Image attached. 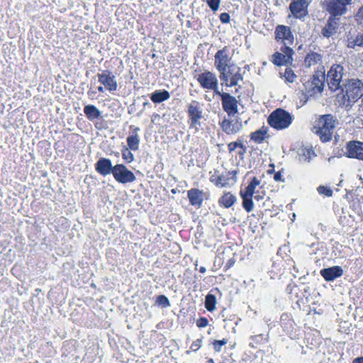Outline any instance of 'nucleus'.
Returning <instances> with one entry per match:
<instances>
[{"instance_id":"f257e3e1","label":"nucleus","mask_w":363,"mask_h":363,"mask_svg":"<svg viewBox=\"0 0 363 363\" xmlns=\"http://www.w3.org/2000/svg\"><path fill=\"white\" fill-rule=\"evenodd\" d=\"M336 124L335 117L331 114H325L320 117L317 123L316 133L323 142H328L331 140Z\"/></svg>"},{"instance_id":"f03ea898","label":"nucleus","mask_w":363,"mask_h":363,"mask_svg":"<svg viewBox=\"0 0 363 363\" xmlns=\"http://www.w3.org/2000/svg\"><path fill=\"white\" fill-rule=\"evenodd\" d=\"M343 97L349 101H356L363 96V82L358 79H348L342 83L341 87Z\"/></svg>"},{"instance_id":"7ed1b4c3","label":"nucleus","mask_w":363,"mask_h":363,"mask_svg":"<svg viewBox=\"0 0 363 363\" xmlns=\"http://www.w3.org/2000/svg\"><path fill=\"white\" fill-rule=\"evenodd\" d=\"M228 50L226 47L217 51L215 55V67L218 71L220 79L223 82H227L229 79L227 68L229 69L231 57H229Z\"/></svg>"},{"instance_id":"20e7f679","label":"nucleus","mask_w":363,"mask_h":363,"mask_svg":"<svg viewBox=\"0 0 363 363\" xmlns=\"http://www.w3.org/2000/svg\"><path fill=\"white\" fill-rule=\"evenodd\" d=\"M267 121L272 128L281 130L290 125L292 123V116L285 110L277 108L269 115Z\"/></svg>"},{"instance_id":"39448f33","label":"nucleus","mask_w":363,"mask_h":363,"mask_svg":"<svg viewBox=\"0 0 363 363\" xmlns=\"http://www.w3.org/2000/svg\"><path fill=\"white\" fill-rule=\"evenodd\" d=\"M344 68L340 65H333L327 74V82L329 88L333 91L340 89L342 84V80Z\"/></svg>"},{"instance_id":"423d86ee","label":"nucleus","mask_w":363,"mask_h":363,"mask_svg":"<svg viewBox=\"0 0 363 363\" xmlns=\"http://www.w3.org/2000/svg\"><path fill=\"white\" fill-rule=\"evenodd\" d=\"M352 0H330L326 4V11L330 15L340 17L347 12V6L352 4Z\"/></svg>"},{"instance_id":"0eeeda50","label":"nucleus","mask_w":363,"mask_h":363,"mask_svg":"<svg viewBox=\"0 0 363 363\" xmlns=\"http://www.w3.org/2000/svg\"><path fill=\"white\" fill-rule=\"evenodd\" d=\"M112 174L116 181L121 184L131 183L136 179L135 174L123 164L114 165Z\"/></svg>"},{"instance_id":"6e6552de","label":"nucleus","mask_w":363,"mask_h":363,"mask_svg":"<svg viewBox=\"0 0 363 363\" xmlns=\"http://www.w3.org/2000/svg\"><path fill=\"white\" fill-rule=\"evenodd\" d=\"M221 102L224 111L228 113L229 117H233L238 113V101L235 96L229 93H223L222 94Z\"/></svg>"},{"instance_id":"1a4fd4ad","label":"nucleus","mask_w":363,"mask_h":363,"mask_svg":"<svg viewBox=\"0 0 363 363\" xmlns=\"http://www.w3.org/2000/svg\"><path fill=\"white\" fill-rule=\"evenodd\" d=\"M187 107L190 126L196 127L197 128V125H201L200 119L203 118L202 109L200 108L199 103L196 101H193Z\"/></svg>"},{"instance_id":"9d476101","label":"nucleus","mask_w":363,"mask_h":363,"mask_svg":"<svg viewBox=\"0 0 363 363\" xmlns=\"http://www.w3.org/2000/svg\"><path fill=\"white\" fill-rule=\"evenodd\" d=\"M99 82L110 92L117 90L118 84L116 77L109 70H104L97 74Z\"/></svg>"},{"instance_id":"9b49d317","label":"nucleus","mask_w":363,"mask_h":363,"mask_svg":"<svg viewBox=\"0 0 363 363\" xmlns=\"http://www.w3.org/2000/svg\"><path fill=\"white\" fill-rule=\"evenodd\" d=\"M340 18L330 15L325 25L321 29V34L324 38H329L334 35L339 28Z\"/></svg>"},{"instance_id":"f8f14e48","label":"nucleus","mask_w":363,"mask_h":363,"mask_svg":"<svg viewBox=\"0 0 363 363\" xmlns=\"http://www.w3.org/2000/svg\"><path fill=\"white\" fill-rule=\"evenodd\" d=\"M275 38L277 41L281 40L284 45H292L294 43V35L290 27L283 25H279L275 30Z\"/></svg>"},{"instance_id":"ddd939ff","label":"nucleus","mask_w":363,"mask_h":363,"mask_svg":"<svg viewBox=\"0 0 363 363\" xmlns=\"http://www.w3.org/2000/svg\"><path fill=\"white\" fill-rule=\"evenodd\" d=\"M308 3L306 0H292L289 9L296 18H301L308 14Z\"/></svg>"},{"instance_id":"4468645a","label":"nucleus","mask_w":363,"mask_h":363,"mask_svg":"<svg viewBox=\"0 0 363 363\" xmlns=\"http://www.w3.org/2000/svg\"><path fill=\"white\" fill-rule=\"evenodd\" d=\"M346 155L350 158L363 160V143L360 141H350L346 147Z\"/></svg>"},{"instance_id":"2eb2a0df","label":"nucleus","mask_w":363,"mask_h":363,"mask_svg":"<svg viewBox=\"0 0 363 363\" xmlns=\"http://www.w3.org/2000/svg\"><path fill=\"white\" fill-rule=\"evenodd\" d=\"M229 75V79L227 82H223L227 86H238L240 82L243 81V75L245 71L239 67H230L227 71Z\"/></svg>"},{"instance_id":"dca6fc26","label":"nucleus","mask_w":363,"mask_h":363,"mask_svg":"<svg viewBox=\"0 0 363 363\" xmlns=\"http://www.w3.org/2000/svg\"><path fill=\"white\" fill-rule=\"evenodd\" d=\"M223 130L227 134H235L242 129L240 118L233 120L224 119L220 123Z\"/></svg>"},{"instance_id":"f3484780","label":"nucleus","mask_w":363,"mask_h":363,"mask_svg":"<svg viewBox=\"0 0 363 363\" xmlns=\"http://www.w3.org/2000/svg\"><path fill=\"white\" fill-rule=\"evenodd\" d=\"M113 169L114 166L112 165L111 161L108 158L101 157L95 164L96 171L104 177L113 174Z\"/></svg>"},{"instance_id":"a211bd4d","label":"nucleus","mask_w":363,"mask_h":363,"mask_svg":"<svg viewBox=\"0 0 363 363\" xmlns=\"http://www.w3.org/2000/svg\"><path fill=\"white\" fill-rule=\"evenodd\" d=\"M320 274L325 281H333L343 275V269L340 266H333L322 269Z\"/></svg>"},{"instance_id":"6ab92c4d","label":"nucleus","mask_w":363,"mask_h":363,"mask_svg":"<svg viewBox=\"0 0 363 363\" xmlns=\"http://www.w3.org/2000/svg\"><path fill=\"white\" fill-rule=\"evenodd\" d=\"M197 81L203 89H208L218 79L214 73L205 71L198 74Z\"/></svg>"},{"instance_id":"aec40b11","label":"nucleus","mask_w":363,"mask_h":363,"mask_svg":"<svg viewBox=\"0 0 363 363\" xmlns=\"http://www.w3.org/2000/svg\"><path fill=\"white\" fill-rule=\"evenodd\" d=\"M313 82V84L315 87L316 91L321 93L323 91L325 81V74L324 67L322 66L318 69L310 79Z\"/></svg>"},{"instance_id":"412c9836","label":"nucleus","mask_w":363,"mask_h":363,"mask_svg":"<svg viewBox=\"0 0 363 363\" xmlns=\"http://www.w3.org/2000/svg\"><path fill=\"white\" fill-rule=\"evenodd\" d=\"M203 192L199 189H191L187 191V196L191 205L200 208L203 201Z\"/></svg>"},{"instance_id":"4be33fe9","label":"nucleus","mask_w":363,"mask_h":363,"mask_svg":"<svg viewBox=\"0 0 363 363\" xmlns=\"http://www.w3.org/2000/svg\"><path fill=\"white\" fill-rule=\"evenodd\" d=\"M139 130L140 128H134L133 134L127 138L128 148L131 150L136 151L139 149L140 138L138 134Z\"/></svg>"},{"instance_id":"5701e85b","label":"nucleus","mask_w":363,"mask_h":363,"mask_svg":"<svg viewBox=\"0 0 363 363\" xmlns=\"http://www.w3.org/2000/svg\"><path fill=\"white\" fill-rule=\"evenodd\" d=\"M315 156L314 151L308 147H301L297 151V157L300 162H310Z\"/></svg>"},{"instance_id":"b1692460","label":"nucleus","mask_w":363,"mask_h":363,"mask_svg":"<svg viewBox=\"0 0 363 363\" xmlns=\"http://www.w3.org/2000/svg\"><path fill=\"white\" fill-rule=\"evenodd\" d=\"M84 113L86 118L93 121L101 118V112L94 105H86L84 108Z\"/></svg>"},{"instance_id":"393cba45","label":"nucleus","mask_w":363,"mask_h":363,"mask_svg":"<svg viewBox=\"0 0 363 363\" xmlns=\"http://www.w3.org/2000/svg\"><path fill=\"white\" fill-rule=\"evenodd\" d=\"M170 98V94L167 90H156L150 95L151 101L155 104H160Z\"/></svg>"},{"instance_id":"a878e982","label":"nucleus","mask_w":363,"mask_h":363,"mask_svg":"<svg viewBox=\"0 0 363 363\" xmlns=\"http://www.w3.org/2000/svg\"><path fill=\"white\" fill-rule=\"evenodd\" d=\"M321 62V55L314 52L307 54L304 60V64L307 67H311V66L318 65Z\"/></svg>"},{"instance_id":"bb28decb","label":"nucleus","mask_w":363,"mask_h":363,"mask_svg":"<svg viewBox=\"0 0 363 363\" xmlns=\"http://www.w3.org/2000/svg\"><path fill=\"white\" fill-rule=\"evenodd\" d=\"M347 43V47L350 48H363V32L358 33L355 36L349 37Z\"/></svg>"},{"instance_id":"cd10ccee","label":"nucleus","mask_w":363,"mask_h":363,"mask_svg":"<svg viewBox=\"0 0 363 363\" xmlns=\"http://www.w3.org/2000/svg\"><path fill=\"white\" fill-rule=\"evenodd\" d=\"M237 201V198L235 196L233 195L231 193L228 192L224 194L219 199L218 202L220 205L223 206L225 208L231 207Z\"/></svg>"},{"instance_id":"c85d7f7f","label":"nucleus","mask_w":363,"mask_h":363,"mask_svg":"<svg viewBox=\"0 0 363 363\" xmlns=\"http://www.w3.org/2000/svg\"><path fill=\"white\" fill-rule=\"evenodd\" d=\"M260 184V180H259L257 177H254L247 186L245 188V191H240V194L253 196L255 194V188Z\"/></svg>"},{"instance_id":"c756f323","label":"nucleus","mask_w":363,"mask_h":363,"mask_svg":"<svg viewBox=\"0 0 363 363\" xmlns=\"http://www.w3.org/2000/svg\"><path fill=\"white\" fill-rule=\"evenodd\" d=\"M304 86V90H303V95L306 100H308L310 97L314 96L317 94H319V91H316L315 86L313 84V82H311L310 79H308L307 82H306L303 84Z\"/></svg>"},{"instance_id":"7c9ffc66","label":"nucleus","mask_w":363,"mask_h":363,"mask_svg":"<svg viewBox=\"0 0 363 363\" xmlns=\"http://www.w3.org/2000/svg\"><path fill=\"white\" fill-rule=\"evenodd\" d=\"M228 147V150L230 152L234 151L237 147H240L241 150H240L238 152V155L241 157H243V155L245 154L246 150H247L246 146H245L242 141L240 140H238L235 142H232V143H229Z\"/></svg>"},{"instance_id":"2f4dec72","label":"nucleus","mask_w":363,"mask_h":363,"mask_svg":"<svg viewBox=\"0 0 363 363\" xmlns=\"http://www.w3.org/2000/svg\"><path fill=\"white\" fill-rule=\"evenodd\" d=\"M267 130L263 127L262 128L253 132L250 135V139L257 143H261L264 141Z\"/></svg>"},{"instance_id":"473e14b6","label":"nucleus","mask_w":363,"mask_h":363,"mask_svg":"<svg viewBox=\"0 0 363 363\" xmlns=\"http://www.w3.org/2000/svg\"><path fill=\"white\" fill-rule=\"evenodd\" d=\"M216 298L215 295L212 294H208L206 296L205 298V307L206 308L210 311L212 312L216 309Z\"/></svg>"},{"instance_id":"72a5a7b5","label":"nucleus","mask_w":363,"mask_h":363,"mask_svg":"<svg viewBox=\"0 0 363 363\" xmlns=\"http://www.w3.org/2000/svg\"><path fill=\"white\" fill-rule=\"evenodd\" d=\"M240 196L242 199V207L247 213L252 211L254 208L252 196H247L242 194H240Z\"/></svg>"},{"instance_id":"f704fd0d","label":"nucleus","mask_w":363,"mask_h":363,"mask_svg":"<svg viewBox=\"0 0 363 363\" xmlns=\"http://www.w3.org/2000/svg\"><path fill=\"white\" fill-rule=\"evenodd\" d=\"M273 63L277 66H281L286 64H289L287 60H286L285 57L282 53L280 52H275L273 55Z\"/></svg>"},{"instance_id":"c9c22d12","label":"nucleus","mask_w":363,"mask_h":363,"mask_svg":"<svg viewBox=\"0 0 363 363\" xmlns=\"http://www.w3.org/2000/svg\"><path fill=\"white\" fill-rule=\"evenodd\" d=\"M281 50L282 51V54L285 57L287 62L291 63L293 60L292 55L294 53L293 49L287 45H284V47L281 48Z\"/></svg>"},{"instance_id":"e433bc0d","label":"nucleus","mask_w":363,"mask_h":363,"mask_svg":"<svg viewBox=\"0 0 363 363\" xmlns=\"http://www.w3.org/2000/svg\"><path fill=\"white\" fill-rule=\"evenodd\" d=\"M156 303L162 308H167L170 306V302L168 298L164 295H159L157 297Z\"/></svg>"},{"instance_id":"4c0bfd02","label":"nucleus","mask_w":363,"mask_h":363,"mask_svg":"<svg viewBox=\"0 0 363 363\" xmlns=\"http://www.w3.org/2000/svg\"><path fill=\"white\" fill-rule=\"evenodd\" d=\"M128 149L125 147L122 150V157L125 162L130 163L134 160V155Z\"/></svg>"},{"instance_id":"58836bf2","label":"nucleus","mask_w":363,"mask_h":363,"mask_svg":"<svg viewBox=\"0 0 363 363\" xmlns=\"http://www.w3.org/2000/svg\"><path fill=\"white\" fill-rule=\"evenodd\" d=\"M284 77L288 82H293L296 78V75L291 68H286L284 72Z\"/></svg>"},{"instance_id":"ea45409f","label":"nucleus","mask_w":363,"mask_h":363,"mask_svg":"<svg viewBox=\"0 0 363 363\" xmlns=\"http://www.w3.org/2000/svg\"><path fill=\"white\" fill-rule=\"evenodd\" d=\"M229 179L228 177L224 175H220L216 179V185L220 187L225 186L229 184Z\"/></svg>"},{"instance_id":"a19ab883","label":"nucleus","mask_w":363,"mask_h":363,"mask_svg":"<svg viewBox=\"0 0 363 363\" xmlns=\"http://www.w3.org/2000/svg\"><path fill=\"white\" fill-rule=\"evenodd\" d=\"M221 0H206V4L210 7V9L213 11H218Z\"/></svg>"},{"instance_id":"79ce46f5","label":"nucleus","mask_w":363,"mask_h":363,"mask_svg":"<svg viewBox=\"0 0 363 363\" xmlns=\"http://www.w3.org/2000/svg\"><path fill=\"white\" fill-rule=\"evenodd\" d=\"M227 343V340L225 339H223L220 340H215L213 343V349L216 352H220L223 345Z\"/></svg>"},{"instance_id":"37998d69","label":"nucleus","mask_w":363,"mask_h":363,"mask_svg":"<svg viewBox=\"0 0 363 363\" xmlns=\"http://www.w3.org/2000/svg\"><path fill=\"white\" fill-rule=\"evenodd\" d=\"M318 191L320 194H323L326 196H331L333 195V191L330 188L324 186H320L318 188Z\"/></svg>"},{"instance_id":"c03bdc74","label":"nucleus","mask_w":363,"mask_h":363,"mask_svg":"<svg viewBox=\"0 0 363 363\" xmlns=\"http://www.w3.org/2000/svg\"><path fill=\"white\" fill-rule=\"evenodd\" d=\"M208 324V320L205 317H201L196 321V325L199 328H204L206 327Z\"/></svg>"},{"instance_id":"a18cd8bd","label":"nucleus","mask_w":363,"mask_h":363,"mask_svg":"<svg viewBox=\"0 0 363 363\" xmlns=\"http://www.w3.org/2000/svg\"><path fill=\"white\" fill-rule=\"evenodd\" d=\"M208 89H211L213 91L214 94H216V95H218L220 96V99H222V94L224 93V92H220L218 89V82H216L211 87H210Z\"/></svg>"},{"instance_id":"49530a36","label":"nucleus","mask_w":363,"mask_h":363,"mask_svg":"<svg viewBox=\"0 0 363 363\" xmlns=\"http://www.w3.org/2000/svg\"><path fill=\"white\" fill-rule=\"evenodd\" d=\"M219 18L223 23H228L230 22V16L228 13H222L220 14Z\"/></svg>"},{"instance_id":"de8ad7c7","label":"nucleus","mask_w":363,"mask_h":363,"mask_svg":"<svg viewBox=\"0 0 363 363\" xmlns=\"http://www.w3.org/2000/svg\"><path fill=\"white\" fill-rule=\"evenodd\" d=\"M202 340L201 339H197L191 345V349L194 351L198 350L201 346Z\"/></svg>"},{"instance_id":"09e8293b","label":"nucleus","mask_w":363,"mask_h":363,"mask_svg":"<svg viewBox=\"0 0 363 363\" xmlns=\"http://www.w3.org/2000/svg\"><path fill=\"white\" fill-rule=\"evenodd\" d=\"M282 177H283V175H282V173L281 171L276 172L274 175V179L276 182H284V180Z\"/></svg>"},{"instance_id":"8fccbe9b","label":"nucleus","mask_w":363,"mask_h":363,"mask_svg":"<svg viewBox=\"0 0 363 363\" xmlns=\"http://www.w3.org/2000/svg\"><path fill=\"white\" fill-rule=\"evenodd\" d=\"M352 363H363V356H362V357H357V358H355V359L352 361Z\"/></svg>"},{"instance_id":"3c124183","label":"nucleus","mask_w":363,"mask_h":363,"mask_svg":"<svg viewBox=\"0 0 363 363\" xmlns=\"http://www.w3.org/2000/svg\"><path fill=\"white\" fill-rule=\"evenodd\" d=\"M199 272H200L201 273H205V272H206V267H200V269H199Z\"/></svg>"},{"instance_id":"603ef678","label":"nucleus","mask_w":363,"mask_h":363,"mask_svg":"<svg viewBox=\"0 0 363 363\" xmlns=\"http://www.w3.org/2000/svg\"><path fill=\"white\" fill-rule=\"evenodd\" d=\"M98 91H100V92H104V88L101 86H99L98 88H97Z\"/></svg>"},{"instance_id":"864d4df0","label":"nucleus","mask_w":363,"mask_h":363,"mask_svg":"<svg viewBox=\"0 0 363 363\" xmlns=\"http://www.w3.org/2000/svg\"><path fill=\"white\" fill-rule=\"evenodd\" d=\"M359 13H361L362 16L363 17V6L361 7V9L359 11Z\"/></svg>"},{"instance_id":"5fc2aeb1","label":"nucleus","mask_w":363,"mask_h":363,"mask_svg":"<svg viewBox=\"0 0 363 363\" xmlns=\"http://www.w3.org/2000/svg\"><path fill=\"white\" fill-rule=\"evenodd\" d=\"M238 88H237V89H235V93L238 92V91H239V89H240V88H241V86H240V85H239V84H238Z\"/></svg>"},{"instance_id":"6e6d98bb","label":"nucleus","mask_w":363,"mask_h":363,"mask_svg":"<svg viewBox=\"0 0 363 363\" xmlns=\"http://www.w3.org/2000/svg\"><path fill=\"white\" fill-rule=\"evenodd\" d=\"M208 363H214L213 360L212 359H209L208 360Z\"/></svg>"},{"instance_id":"4d7b16f0","label":"nucleus","mask_w":363,"mask_h":363,"mask_svg":"<svg viewBox=\"0 0 363 363\" xmlns=\"http://www.w3.org/2000/svg\"><path fill=\"white\" fill-rule=\"evenodd\" d=\"M234 263L233 261L229 260V267L231 266Z\"/></svg>"},{"instance_id":"13d9d810","label":"nucleus","mask_w":363,"mask_h":363,"mask_svg":"<svg viewBox=\"0 0 363 363\" xmlns=\"http://www.w3.org/2000/svg\"><path fill=\"white\" fill-rule=\"evenodd\" d=\"M254 198H255V199H257V200H259V196H254Z\"/></svg>"},{"instance_id":"bf43d9fd","label":"nucleus","mask_w":363,"mask_h":363,"mask_svg":"<svg viewBox=\"0 0 363 363\" xmlns=\"http://www.w3.org/2000/svg\"><path fill=\"white\" fill-rule=\"evenodd\" d=\"M230 174H236V172L233 171V172H230Z\"/></svg>"}]
</instances>
